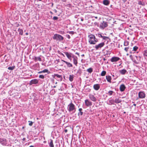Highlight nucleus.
<instances>
[{
	"instance_id": "obj_1",
	"label": "nucleus",
	"mask_w": 147,
	"mask_h": 147,
	"mask_svg": "<svg viewBox=\"0 0 147 147\" xmlns=\"http://www.w3.org/2000/svg\"><path fill=\"white\" fill-rule=\"evenodd\" d=\"M88 37L89 38L88 42L90 44H95L98 41V39L95 38L94 35L91 34L88 35Z\"/></svg>"
},
{
	"instance_id": "obj_2",
	"label": "nucleus",
	"mask_w": 147,
	"mask_h": 147,
	"mask_svg": "<svg viewBox=\"0 0 147 147\" xmlns=\"http://www.w3.org/2000/svg\"><path fill=\"white\" fill-rule=\"evenodd\" d=\"M67 110L69 112H71L72 113H74L76 111L75 106L72 102L68 105Z\"/></svg>"
},
{
	"instance_id": "obj_3",
	"label": "nucleus",
	"mask_w": 147,
	"mask_h": 147,
	"mask_svg": "<svg viewBox=\"0 0 147 147\" xmlns=\"http://www.w3.org/2000/svg\"><path fill=\"white\" fill-rule=\"evenodd\" d=\"M53 38L54 40L59 41L63 40L64 39V38L62 36L58 34H54L53 36Z\"/></svg>"
},
{
	"instance_id": "obj_4",
	"label": "nucleus",
	"mask_w": 147,
	"mask_h": 147,
	"mask_svg": "<svg viewBox=\"0 0 147 147\" xmlns=\"http://www.w3.org/2000/svg\"><path fill=\"white\" fill-rule=\"evenodd\" d=\"M105 45V44L104 42H102L98 45H96L94 47L96 50H98L100 49Z\"/></svg>"
},
{
	"instance_id": "obj_5",
	"label": "nucleus",
	"mask_w": 147,
	"mask_h": 147,
	"mask_svg": "<svg viewBox=\"0 0 147 147\" xmlns=\"http://www.w3.org/2000/svg\"><path fill=\"white\" fill-rule=\"evenodd\" d=\"M130 58L136 64H138L139 63L135 59L136 58L137 60H140V59H138V57L137 56H135L134 57H133L131 55H130L129 56Z\"/></svg>"
},
{
	"instance_id": "obj_6",
	"label": "nucleus",
	"mask_w": 147,
	"mask_h": 147,
	"mask_svg": "<svg viewBox=\"0 0 147 147\" xmlns=\"http://www.w3.org/2000/svg\"><path fill=\"white\" fill-rule=\"evenodd\" d=\"M138 96L140 98H144L146 97V94L143 91H140L138 93Z\"/></svg>"
},
{
	"instance_id": "obj_7",
	"label": "nucleus",
	"mask_w": 147,
	"mask_h": 147,
	"mask_svg": "<svg viewBox=\"0 0 147 147\" xmlns=\"http://www.w3.org/2000/svg\"><path fill=\"white\" fill-rule=\"evenodd\" d=\"M107 26L108 24L107 22L105 21H103L100 24V27L102 29H104L105 28L107 27Z\"/></svg>"
},
{
	"instance_id": "obj_8",
	"label": "nucleus",
	"mask_w": 147,
	"mask_h": 147,
	"mask_svg": "<svg viewBox=\"0 0 147 147\" xmlns=\"http://www.w3.org/2000/svg\"><path fill=\"white\" fill-rule=\"evenodd\" d=\"M38 81L37 79H33L31 80L29 84L30 85H32L33 84H38Z\"/></svg>"
},
{
	"instance_id": "obj_9",
	"label": "nucleus",
	"mask_w": 147,
	"mask_h": 147,
	"mask_svg": "<svg viewBox=\"0 0 147 147\" xmlns=\"http://www.w3.org/2000/svg\"><path fill=\"white\" fill-rule=\"evenodd\" d=\"M89 97L90 100L93 101L95 102L97 100L96 98L92 94H89Z\"/></svg>"
},
{
	"instance_id": "obj_10",
	"label": "nucleus",
	"mask_w": 147,
	"mask_h": 147,
	"mask_svg": "<svg viewBox=\"0 0 147 147\" xmlns=\"http://www.w3.org/2000/svg\"><path fill=\"white\" fill-rule=\"evenodd\" d=\"M0 143L3 145H6L7 143L6 139L5 138H0Z\"/></svg>"
},
{
	"instance_id": "obj_11",
	"label": "nucleus",
	"mask_w": 147,
	"mask_h": 147,
	"mask_svg": "<svg viewBox=\"0 0 147 147\" xmlns=\"http://www.w3.org/2000/svg\"><path fill=\"white\" fill-rule=\"evenodd\" d=\"M85 105L87 107L91 106L92 105V102L88 99L85 100Z\"/></svg>"
},
{
	"instance_id": "obj_12",
	"label": "nucleus",
	"mask_w": 147,
	"mask_h": 147,
	"mask_svg": "<svg viewBox=\"0 0 147 147\" xmlns=\"http://www.w3.org/2000/svg\"><path fill=\"white\" fill-rule=\"evenodd\" d=\"M120 58L118 57H113L111 59V62H115L118 61Z\"/></svg>"
},
{
	"instance_id": "obj_13",
	"label": "nucleus",
	"mask_w": 147,
	"mask_h": 147,
	"mask_svg": "<svg viewBox=\"0 0 147 147\" xmlns=\"http://www.w3.org/2000/svg\"><path fill=\"white\" fill-rule=\"evenodd\" d=\"M125 88L126 87L124 84H122L120 86L119 89L121 92L124 91Z\"/></svg>"
},
{
	"instance_id": "obj_14",
	"label": "nucleus",
	"mask_w": 147,
	"mask_h": 147,
	"mask_svg": "<svg viewBox=\"0 0 147 147\" xmlns=\"http://www.w3.org/2000/svg\"><path fill=\"white\" fill-rule=\"evenodd\" d=\"M93 87L95 90H98L100 88V86L98 84H95L94 85Z\"/></svg>"
},
{
	"instance_id": "obj_15",
	"label": "nucleus",
	"mask_w": 147,
	"mask_h": 147,
	"mask_svg": "<svg viewBox=\"0 0 147 147\" xmlns=\"http://www.w3.org/2000/svg\"><path fill=\"white\" fill-rule=\"evenodd\" d=\"M61 61H63L67 65V67H73L72 65L70 63L65 61L63 60H62Z\"/></svg>"
},
{
	"instance_id": "obj_16",
	"label": "nucleus",
	"mask_w": 147,
	"mask_h": 147,
	"mask_svg": "<svg viewBox=\"0 0 147 147\" xmlns=\"http://www.w3.org/2000/svg\"><path fill=\"white\" fill-rule=\"evenodd\" d=\"M55 77L59 78L58 80H59L61 81L62 80L63 78L61 75H60L58 74H55L54 75V77L55 78H55Z\"/></svg>"
},
{
	"instance_id": "obj_17",
	"label": "nucleus",
	"mask_w": 147,
	"mask_h": 147,
	"mask_svg": "<svg viewBox=\"0 0 147 147\" xmlns=\"http://www.w3.org/2000/svg\"><path fill=\"white\" fill-rule=\"evenodd\" d=\"M64 53L66 55L68 59H70L71 58L72 53H68L67 52H64Z\"/></svg>"
},
{
	"instance_id": "obj_18",
	"label": "nucleus",
	"mask_w": 147,
	"mask_h": 147,
	"mask_svg": "<svg viewBox=\"0 0 147 147\" xmlns=\"http://www.w3.org/2000/svg\"><path fill=\"white\" fill-rule=\"evenodd\" d=\"M120 73L123 75H125L127 72V71L125 69L119 70Z\"/></svg>"
},
{
	"instance_id": "obj_19",
	"label": "nucleus",
	"mask_w": 147,
	"mask_h": 147,
	"mask_svg": "<svg viewBox=\"0 0 147 147\" xmlns=\"http://www.w3.org/2000/svg\"><path fill=\"white\" fill-rule=\"evenodd\" d=\"M48 143L50 147H54L53 140L52 139H50L48 141Z\"/></svg>"
},
{
	"instance_id": "obj_20",
	"label": "nucleus",
	"mask_w": 147,
	"mask_h": 147,
	"mask_svg": "<svg viewBox=\"0 0 147 147\" xmlns=\"http://www.w3.org/2000/svg\"><path fill=\"white\" fill-rule=\"evenodd\" d=\"M83 109L82 108H80L79 109V112L78 113V116H80L83 115V113L82 111Z\"/></svg>"
},
{
	"instance_id": "obj_21",
	"label": "nucleus",
	"mask_w": 147,
	"mask_h": 147,
	"mask_svg": "<svg viewBox=\"0 0 147 147\" xmlns=\"http://www.w3.org/2000/svg\"><path fill=\"white\" fill-rule=\"evenodd\" d=\"M106 79L107 82L110 83H111V76H106Z\"/></svg>"
},
{
	"instance_id": "obj_22",
	"label": "nucleus",
	"mask_w": 147,
	"mask_h": 147,
	"mask_svg": "<svg viewBox=\"0 0 147 147\" xmlns=\"http://www.w3.org/2000/svg\"><path fill=\"white\" fill-rule=\"evenodd\" d=\"M114 100L112 99L109 100L107 104L110 105H111L114 104Z\"/></svg>"
},
{
	"instance_id": "obj_23",
	"label": "nucleus",
	"mask_w": 147,
	"mask_h": 147,
	"mask_svg": "<svg viewBox=\"0 0 147 147\" xmlns=\"http://www.w3.org/2000/svg\"><path fill=\"white\" fill-rule=\"evenodd\" d=\"M78 58L77 57H76L74 58V59H73V62L74 64L76 66H77V64H78Z\"/></svg>"
},
{
	"instance_id": "obj_24",
	"label": "nucleus",
	"mask_w": 147,
	"mask_h": 147,
	"mask_svg": "<svg viewBox=\"0 0 147 147\" xmlns=\"http://www.w3.org/2000/svg\"><path fill=\"white\" fill-rule=\"evenodd\" d=\"M103 4L106 5H108L110 3V1L108 0H104L103 1Z\"/></svg>"
},
{
	"instance_id": "obj_25",
	"label": "nucleus",
	"mask_w": 147,
	"mask_h": 147,
	"mask_svg": "<svg viewBox=\"0 0 147 147\" xmlns=\"http://www.w3.org/2000/svg\"><path fill=\"white\" fill-rule=\"evenodd\" d=\"M114 102L116 104H118L120 103L121 102L122 100L119 98H116L115 100H114Z\"/></svg>"
},
{
	"instance_id": "obj_26",
	"label": "nucleus",
	"mask_w": 147,
	"mask_h": 147,
	"mask_svg": "<svg viewBox=\"0 0 147 147\" xmlns=\"http://www.w3.org/2000/svg\"><path fill=\"white\" fill-rule=\"evenodd\" d=\"M49 72V70L47 69H45L42 71H39L38 72V74H41L43 73H48Z\"/></svg>"
},
{
	"instance_id": "obj_27",
	"label": "nucleus",
	"mask_w": 147,
	"mask_h": 147,
	"mask_svg": "<svg viewBox=\"0 0 147 147\" xmlns=\"http://www.w3.org/2000/svg\"><path fill=\"white\" fill-rule=\"evenodd\" d=\"M74 78V76L73 75H70L69 76V80L70 82H72Z\"/></svg>"
},
{
	"instance_id": "obj_28",
	"label": "nucleus",
	"mask_w": 147,
	"mask_h": 147,
	"mask_svg": "<svg viewBox=\"0 0 147 147\" xmlns=\"http://www.w3.org/2000/svg\"><path fill=\"white\" fill-rule=\"evenodd\" d=\"M18 31L19 32V34L20 35H22L23 33V30L19 28L18 29Z\"/></svg>"
},
{
	"instance_id": "obj_29",
	"label": "nucleus",
	"mask_w": 147,
	"mask_h": 147,
	"mask_svg": "<svg viewBox=\"0 0 147 147\" xmlns=\"http://www.w3.org/2000/svg\"><path fill=\"white\" fill-rule=\"evenodd\" d=\"M34 59L36 61L37 60L40 61H41V58L40 57H34Z\"/></svg>"
},
{
	"instance_id": "obj_30",
	"label": "nucleus",
	"mask_w": 147,
	"mask_h": 147,
	"mask_svg": "<svg viewBox=\"0 0 147 147\" xmlns=\"http://www.w3.org/2000/svg\"><path fill=\"white\" fill-rule=\"evenodd\" d=\"M114 92L113 91L110 90L109 91L107 94L109 96H111L113 95V94Z\"/></svg>"
},
{
	"instance_id": "obj_31",
	"label": "nucleus",
	"mask_w": 147,
	"mask_h": 147,
	"mask_svg": "<svg viewBox=\"0 0 147 147\" xmlns=\"http://www.w3.org/2000/svg\"><path fill=\"white\" fill-rule=\"evenodd\" d=\"M87 71L89 73H91L93 71V69L92 68H90L88 69Z\"/></svg>"
},
{
	"instance_id": "obj_32",
	"label": "nucleus",
	"mask_w": 147,
	"mask_h": 147,
	"mask_svg": "<svg viewBox=\"0 0 147 147\" xmlns=\"http://www.w3.org/2000/svg\"><path fill=\"white\" fill-rule=\"evenodd\" d=\"M106 72L105 71H103L102 72L100 75L102 76H104L106 75Z\"/></svg>"
},
{
	"instance_id": "obj_33",
	"label": "nucleus",
	"mask_w": 147,
	"mask_h": 147,
	"mask_svg": "<svg viewBox=\"0 0 147 147\" xmlns=\"http://www.w3.org/2000/svg\"><path fill=\"white\" fill-rule=\"evenodd\" d=\"M15 66L12 67L10 66L8 67V69L10 70H13L15 69Z\"/></svg>"
},
{
	"instance_id": "obj_34",
	"label": "nucleus",
	"mask_w": 147,
	"mask_h": 147,
	"mask_svg": "<svg viewBox=\"0 0 147 147\" xmlns=\"http://www.w3.org/2000/svg\"><path fill=\"white\" fill-rule=\"evenodd\" d=\"M129 42L127 41V40H125L124 42V45L125 46H127L129 45Z\"/></svg>"
},
{
	"instance_id": "obj_35",
	"label": "nucleus",
	"mask_w": 147,
	"mask_h": 147,
	"mask_svg": "<svg viewBox=\"0 0 147 147\" xmlns=\"http://www.w3.org/2000/svg\"><path fill=\"white\" fill-rule=\"evenodd\" d=\"M143 54L144 57H147V50L144 51Z\"/></svg>"
},
{
	"instance_id": "obj_36",
	"label": "nucleus",
	"mask_w": 147,
	"mask_h": 147,
	"mask_svg": "<svg viewBox=\"0 0 147 147\" xmlns=\"http://www.w3.org/2000/svg\"><path fill=\"white\" fill-rule=\"evenodd\" d=\"M96 37H98L99 38H102L103 36L101 34H96Z\"/></svg>"
},
{
	"instance_id": "obj_37",
	"label": "nucleus",
	"mask_w": 147,
	"mask_h": 147,
	"mask_svg": "<svg viewBox=\"0 0 147 147\" xmlns=\"http://www.w3.org/2000/svg\"><path fill=\"white\" fill-rule=\"evenodd\" d=\"M102 38L103 39L106 40L107 39H109V38L108 37L104 36H102Z\"/></svg>"
},
{
	"instance_id": "obj_38",
	"label": "nucleus",
	"mask_w": 147,
	"mask_h": 147,
	"mask_svg": "<svg viewBox=\"0 0 147 147\" xmlns=\"http://www.w3.org/2000/svg\"><path fill=\"white\" fill-rule=\"evenodd\" d=\"M39 78L43 79L45 78V76L43 75H40L39 76Z\"/></svg>"
},
{
	"instance_id": "obj_39",
	"label": "nucleus",
	"mask_w": 147,
	"mask_h": 147,
	"mask_svg": "<svg viewBox=\"0 0 147 147\" xmlns=\"http://www.w3.org/2000/svg\"><path fill=\"white\" fill-rule=\"evenodd\" d=\"M138 49V47L136 46H134L133 48V50L134 51H136Z\"/></svg>"
},
{
	"instance_id": "obj_40",
	"label": "nucleus",
	"mask_w": 147,
	"mask_h": 147,
	"mask_svg": "<svg viewBox=\"0 0 147 147\" xmlns=\"http://www.w3.org/2000/svg\"><path fill=\"white\" fill-rule=\"evenodd\" d=\"M28 122H29V125L30 126H32L33 124V122L31 121H29Z\"/></svg>"
},
{
	"instance_id": "obj_41",
	"label": "nucleus",
	"mask_w": 147,
	"mask_h": 147,
	"mask_svg": "<svg viewBox=\"0 0 147 147\" xmlns=\"http://www.w3.org/2000/svg\"><path fill=\"white\" fill-rule=\"evenodd\" d=\"M147 3L145 1L142 2V5L143 6H144L146 4H147Z\"/></svg>"
},
{
	"instance_id": "obj_42",
	"label": "nucleus",
	"mask_w": 147,
	"mask_h": 147,
	"mask_svg": "<svg viewBox=\"0 0 147 147\" xmlns=\"http://www.w3.org/2000/svg\"><path fill=\"white\" fill-rule=\"evenodd\" d=\"M58 18L56 16H54L53 17V19L54 20H57L58 19Z\"/></svg>"
},
{
	"instance_id": "obj_43",
	"label": "nucleus",
	"mask_w": 147,
	"mask_h": 147,
	"mask_svg": "<svg viewBox=\"0 0 147 147\" xmlns=\"http://www.w3.org/2000/svg\"><path fill=\"white\" fill-rule=\"evenodd\" d=\"M142 1H138V4L139 5H142Z\"/></svg>"
},
{
	"instance_id": "obj_44",
	"label": "nucleus",
	"mask_w": 147,
	"mask_h": 147,
	"mask_svg": "<svg viewBox=\"0 0 147 147\" xmlns=\"http://www.w3.org/2000/svg\"><path fill=\"white\" fill-rule=\"evenodd\" d=\"M128 49L129 47H125L124 49V50L125 51L127 52L128 51Z\"/></svg>"
},
{
	"instance_id": "obj_45",
	"label": "nucleus",
	"mask_w": 147,
	"mask_h": 147,
	"mask_svg": "<svg viewBox=\"0 0 147 147\" xmlns=\"http://www.w3.org/2000/svg\"><path fill=\"white\" fill-rule=\"evenodd\" d=\"M66 36L67 38H68L69 39L70 38V36L68 34L66 35Z\"/></svg>"
},
{
	"instance_id": "obj_46",
	"label": "nucleus",
	"mask_w": 147,
	"mask_h": 147,
	"mask_svg": "<svg viewBox=\"0 0 147 147\" xmlns=\"http://www.w3.org/2000/svg\"><path fill=\"white\" fill-rule=\"evenodd\" d=\"M69 33H70V34H74V31H70L69 32Z\"/></svg>"
},
{
	"instance_id": "obj_47",
	"label": "nucleus",
	"mask_w": 147,
	"mask_h": 147,
	"mask_svg": "<svg viewBox=\"0 0 147 147\" xmlns=\"http://www.w3.org/2000/svg\"><path fill=\"white\" fill-rule=\"evenodd\" d=\"M71 57H72L73 59H74V57L75 58V57H77L76 56H75L73 55L72 54V55H71Z\"/></svg>"
},
{
	"instance_id": "obj_48",
	"label": "nucleus",
	"mask_w": 147,
	"mask_h": 147,
	"mask_svg": "<svg viewBox=\"0 0 147 147\" xmlns=\"http://www.w3.org/2000/svg\"><path fill=\"white\" fill-rule=\"evenodd\" d=\"M75 54L78 55V56L79 57L80 55H79V53H78V52H76V53Z\"/></svg>"
},
{
	"instance_id": "obj_49",
	"label": "nucleus",
	"mask_w": 147,
	"mask_h": 147,
	"mask_svg": "<svg viewBox=\"0 0 147 147\" xmlns=\"http://www.w3.org/2000/svg\"><path fill=\"white\" fill-rule=\"evenodd\" d=\"M26 138H23L22 140H23V141H25L26 140Z\"/></svg>"
},
{
	"instance_id": "obj_50",
	"label": "nucleus",
	"mask_w": 147,
	"mask_h": 147,
	"mask_svg": "<svg viewBox=\"0 0 147 147\" xmlns=\"http://www.w3.org/2000/svg\"><path fill=\"white\" fill-rule=\"evenodd\" d=\"M90 90H90V89H89H89H88V92H90Z\"/></svg>"
},
{
	"instance_id": "obj_51",
	"label": "nucleus",
	"mask_w": 147,
	"mask_h": 147,
	"mask_svg": "<svg viewBox=\"0 0 147 147\" xmlns=\"http://www.w3.org/2000/svg\"><path fill=\"white\" fill-rule=\"evenodd\" d=\"M61 55H63V57H65V55H64L62 53H61Z\"/></svg>"
},
{
	"instance_id": "obj_52",
	"label": "nucleus",
	"mask_w": 147,
	"mask_h": 147,
	"mask_svg": "<svg viewBox=\"0 0 147 147\" xmlns=\"http://www.w3.org/2000/svg\"><path fill=\"white\" fill-rule=\"evenodd\" d=\"M67 129H65L64 131L65 132H67Z\"/></svg>"
},
{
	"instance_id": "obj_53",
	"label": "nucleus",
	"mask_w": 147,
	"mask_h": 147,
	"mask_svg": "<svg viewBox=\"0 0 147 147\" xmlns=\"http://www.w3.org/2000/svg\"><path fill=\"white\" fill-rule=\"evenodd\" d=\"M29 147H34L33 146L31 145Z\"/></svg>"
},
{
	"instance_id": "obj_54",
	"label": "nucleus",
	"mask_w": 147,
	"mask_h": 147,
	"mask_svg": "<svg viewBox=\"0 0 147 147\" xmlns=\"http://www.w3.org/2000/svg\"><path fill=\"white\" fill-rule=\"evenodd\" d=\"M133 105L135 106H136V104H133Z\"/></svg>"
},
{
	"instance_id": "obj_55",
	"label": "nucleus",
	"mask_w": 147,
	"mask_h": 147,
	"mask_svg": "<svg viewBox=\"0 0 147 147\" xmlns=\"http://www.w3.org/2000/svg\"><path fill=\"white\" fill-rule=\"evenodd\" d=\"M53 87V88H56V86H54Z\"/></svg>"
},
{
	"instance_id": "obj_56",
	"label": "nucleus",
	"mask_w": 147,
	"mask_h": 147,
	"mask_svg": "<svg viewBox=\"0 0 147 147\" xmlns=\"http://www.w3.org/2000/svg\"><path fill=\"white\" fill-rule=\"evenodd\" d=\"M81 56L82 57H83L84 56V54H83L82 55H81Z\"/></svg>"
},
{
	"instance_id": "obj_57",
	"label": "nucleus",
	"mask_w": 147,
	"mask_h": 147,
	"mask_svg": "<svg viewBox=\"0 0 147 147\" xmlns=\"http://www.w3.org/2000/svg\"><path fill=\"white\" fill-rule=\"evenodd\" d=\"M55 13H56V12H57V11L56 10H55Z\"/></svg>"
},
{
	"instance_id": "obj_58",
	"label": "nucleus",
	"mask_w": 147,
	"mask_h": 147,
	"mask_svg": "<svg viewBox=\"0 0 147 147\" xmlns=\"http://www.w3.org/2000/svg\"><path fill=\"white\" fill-rule=\"evenodd\" d=\"M26 35H28V33H26Z\"/></svg>"
},
{
	"instance_id": "obj_59",
	"label": "nucleus",
	"mask_w": 147,
	"mask_h": 147,
	"mask_svg": "<svg viewBox=\"0 0 147 147\" xmlns=\"http://www.w3.org/2000/svg\"><path fill=\"white\" fill-rule=\"evenodd\" d=\"M83 20H83V19H81V20L82 21H83Z\"/></svg>"
},
{
	"instance_id": "obj_60",
	"label": "nucleus",
	"mask_w": 147,
	"mask_h": 147,
	"mask_svg": "<svg viewBox=\"0 0 147 147\" xmlns=\"http://www.w3.org/2000/svg\"><path fill=\"white\" fill-rule=\"evenodd\" d=\"M69 59V60H70L71 61V58H70V59Z\"/></svg>"
},
{
	"instance_id": "obj_61",
	"label": "nucleus",
	"mask_w": 147,
	"mask_h": 147,
	"mask_svg": "<svg viewBox=\"0 0 147 147\" xmlns=\"http://www.w3.org/2000/svg\"><path fill=\"white\" fill-rule=\"evenodd\" d=\"M97 24V23L96 22H95V23H94V24H95V25H96Z\"/></svg>"
},
{
	"instance_id": "obj_62",
	"label": "nucleus",
	"mask_w": 147,
	"mask_h": 147,
	"mask_svg": "<svg viewBox=\"0 0 147 147\" xmlns=\"http://www.w3.org/2000/svg\"><path fill=\"white\" fill-rule=\"evenodd\" d=\"M95 18H96V19H97V17H95Z\"/></svg>"
},
{
	"instance_id": "obj_63",
	"label": "nucleus",
	"mask_w": 147,
	"mask_h": 147,
	"mask_svg": "<svg viewBox=\"0 0 147 147\" xmlns=\"http://www.w3.org/2000/svg\"><path fill=\"white\" fill-rule=\"evenodd\" d=\"M139 57L140 58H140H141V57H140V56H139Z\"/></svg>"
},
{
	"instance_id": "obj_64",
	"label": "nucleus",
	"mask_w": 147,
	"mask_h": 147,
	"mask_svg": "<svg viewBox=\"0 0 147 147\" xmlns=\"http://www.w3.org/2000/svg\"><path fill=\"white\" fill-rule=\"evenodd\" d=\"M123 113H126V112H123Z\"/></svg>"
}]
</instances>
